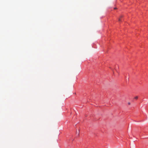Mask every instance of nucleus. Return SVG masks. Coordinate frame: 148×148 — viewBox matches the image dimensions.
<instances>
[{
    "instance_id": "f257e3e1",
    "label": "nucleus",
    "mask_w": 148,
    "mask_h": 148,
    "mask_svg": "<svg viewBox=\"0 0 148 148\" xmlns=\"http://www.w3.org/2000/svg\"><path fill=\"white\" fill-rule=\"evenodd\" d=\"M123 17V16L121 15L120 16V18H119L118 21L119 22L121 21H122V18Z\"/></svg>"
},
{
    "instance_id": "f03ea898",
    "label": "nucleus",
    "mask_w": 148,
    "mask_h": 148,
    "mask_svg": "<svg viewBox=\"0 0 148 148\" xmlns=\"http://www.w3.org/2000/svg\"><path fill=\"white\" fill-rule=\"evenodd\" d=\"M134 98L136 99H137L138 98V97L137 96H136V97H135Z\"/></svg>"
},
{
    "instance_id": "7ed1b4c3",
    "label": "nucleus",
    "mask_w": 148,
    "mask_h": 148,
    "mask_svg": "<svg viewBox=\"0 0 148 148\" xmlns=\"http://www.w3.org/2000/svg\"><path fill=\"white\" fill-rule=\"evenodd\" d=\"M130 102H128V105H130Z\"/></svg>"
},
{
    "instance_id": "20e7f679",
    "label": "nucleus",
    "mask_w": 148,
    "mask_h": 148,
    "mask_svg": "<svg viewBox=\"0 0 148 148\" xmlns=\"http://www.w3.org/2000/svg\"><path fill=\"white\" fill-rule=\"evenodd\" d=\"M116 9V8H114V9Z\"/></svg>"
}]
</instances>
